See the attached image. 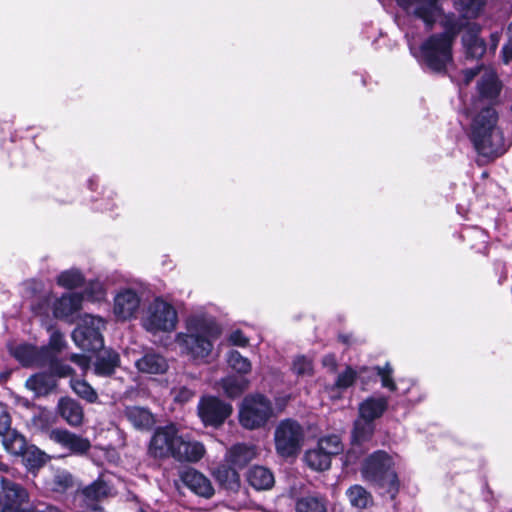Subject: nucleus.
<instances>
[{"label": "nucleus", "mask_w": 512, "mask_h": 512, "mask_svg": "<svg viewBox=\"0 0 512 512\" xmlns=\"http://www.w3.org/2000/svg\"><path fill=\"white\" fill-rule=\"evenodd\" d=\"M83 495L90 500H100L106 496L105 484L101 481H95L83 489Z\"/></svg>", "instance_id": "49"}, {"label": "nucleus", "mask_w": 512, "mask_h": 512, "mask_svg": "<svg viewBox=\"0 0 512 512\" xmlns=\"http://www.w3.org/2000/svg\"><path fill=\"white\" fill-rule=\"evenodd\" d=\"M10 166L25 167L28 165L29 158L27 153L20 147H14L9 151Z\"/></svg>", "instance_id": "50"}, {"label": "nucleus", "mask_w": 512, "mask_h": 512, "mask_svg": "<svg viewBox=\"0 0 512 512\" xmlns=\"http://www.w3.org/2000/svg\"><path fill=\"white\" fill-rule=\"evenodd\" d=\"M99 186V181L97 178H90L88 180V187L91 191H96Z\"/></svg>", "instance_id": "64"}, {"label": "nucleus", "mask_w": 512, "mask_h": 512, "mask_svg": "<svg viewBox=\"0 0 512 512\" xmlns=\"http://www.w3.org/2000/svg\"><path fill=\"white\" fill-rule=\"evenodd\" d=\"M254 457V448L244 443L235 444L229 452L230 465L236 469L245 468Z\"/></svg>", "instance_id": "32"}, {"label": "nucleus", "mask_w": 512, "mask_h": 512, "mask_svg": "<svg viewBox=\"0 0 512 512\" xmlns=\"http://www.w3.org/2000/svg\"><path fill=\"white\" fill-rule=\"evenodd\" d=\"M229 343L233 346L246 347L249 344V339L245 336L242 330H234L229 335Z\"/></svg>", "instance_id": "53"}, {"label": "nucleus", "mask_w": 512, "mask_h": 512, "mask_svg": "<svg viewBox=\"0 0 512 512\" xmlns=\"http://www.w3.org/2000/svg\"><path fill=\"white\" fill-rule=\"evenodd\" d=\"M58 354L54 349L48 345L41 347L36 346V366L48 367L54 360L58 358Z\"/></svg>", "instance_id": "47"}, {"label": "nucleus", "mask_w": 512, "mask_h": 512, "mask_svg": "<svg viewBox=\"0 0 512 512\" xmlns=\"http://www.w3.org/2000/svg\"><path fill=\"white\" fill-rule=\"evenodd\" d=\"M501 39V33L498 31L492 32L489 36V50L492 53H495V51L498 48L499 42Z\"/></svg>", "instance_id": "60"}, {"label": "nucleus", "mask_w": 512, "mask_h": 512, "mask_svg": "<svg viewBox=\"0 0 512 512\" xmlns=\"http://www.w3.org/2000/svg\"><path fill=\"white\" fill-rule=\"evenodd\" d=\"M139 372L145 374H164L168 368V362L161 354L149 351L135 362Z\"/></svg>", "instance_id": "24"}, {"label": "nucleus", "mask_w": 512, "mask_h": 512, "mask_svg": "<svg viewBox=\"0 0 512 512\" xmlns=\"http://www.w3.org/2000/svg\"><path fill=\"white\" fill-rule=\"evenodd\" d=\"M83 294L63 293L52 305V313L56 319L68 320L82 309Z\"/></svg>", "instance_id": "18"}, {"label": "nucleus", "mask_w": 512, "mask_h": 512, "mask_svg": "<svg viewBox=\"0 0 512 512\" xmlns=\"http://www.w3.org/2000/svg\"><path fill=\"white\" fill-rule=\"evenodd\" d=\"M180 436L176 425L173 423L157 427L148 447L150 456L155 459L173 457Z\"/></svg>", "instance_id": "11"}, {"label": "nucleus", "mask_w": 512, "mask_h": 512, "mask_svg": "<svg viewBox=\"0 0 512 512\" xmlns=\"http://www.w3.org/2000/svg\"><path fill=\"white\" fill-rule=\"evenodd\" d=\"M194 396V393L192 390L188 389L187 387H181L177 391L174 400L179 403H186L192 399Z\"/></svg>", "instance_id": "58"}, {"label": "nucleus", "mask_w": 512, "mask_h": 512, "mask_svg": "<svg viewBox=\"0 0 512 512\" xmlns=\"http://www.w3.org/2000/svg\"><path fill=\"white\" fill-rule=\"evenodd\" d=\"M140 301V297L135 290L131 288L124 289L114 298L113 312L118 319H131L135 317Z\"/></svg>", "instance_id": "17"}, {"label": "nucleus", "mask_w": 512, "mask_h": 512, "mask_svg": "<svg viewBox=\"0 0 512 512\" xmlns=\"http://www.w3.org/2000/svg\"><path fill=\"white\" fill-rule=\"evenodd\" d=\"M389 408V397L386 395L369 396L358 406V416L364 420L375 423Z\"/></svg>", "instance_id": "19"}, {"label": "nucleus", "mask_w": 512, "mask_h": 512, "mask_svg": "<svg viewBox=\"0 0 512 512\" xmlns=\"http://www.w3.org/2000/svg\"><path fill=\"white\" fill-rule=\"evenodd\" d=\"M83 299L86 298L91 302L103 301L106 297V289L99 280H90L84 287Z\"/></svg>", "instance_id": "43"}, {"label": "nucleus", "mask_w": 512, "mask_h": 512, "mask_svg": "<svg viewBox=\"0 0 512 512\" xmlns=\"http://www.w3.org/2000/svg\"><path fill=\"white\" fill-rule=\"evenodd\" d=\"M273 411V404L266 395L247 394L239 406V423L247 430L263 428L273 416Z\"/></svg>", "instance_id": "5"}, {"label": "nucleus", "mask_w": 512, "mask_h": 512, "mask_svg": "<svg viewBox=\"0 0 512 512\" xmlns=\"http://www.w3.org/2000/svg\"><path fill=\"white\" fill-rule=\"evenodd\" d=\"M304 460L308 467L315 471H325L331 466V457L324 452L318 445L306 451Z\"/></svg>", "instance_id": "34"}, {"label": "nucleus", "mask_w": 512, "mask_h": 512, "mask_svg": "<svg viewBox=\"0 0 512 512\" xmlns=\"http://www.w3.org/2000/svg\"><path fill=\"white\" fill-rule=\"evenodd\" d=\"M376 425L375 423L369 422L358 417L353 422V427L351 430V441L356 444H364L366 445L370 442L375 434Z\"/></svg>", "instance_id": "30"}, {"label": "nucleus", "mask_w": 512, "mask_h": 512, "mask_svg": "<svg viewBox=\"0 0 512 512\" xmlns=\"http://www.w3.org/2000/svg\"><path fill=\"white\" fill-rule=\"evenodd\" d=\"M376 377L380 378L381 386L390 392L397 391L398 387L393 379V368L389 363H386L383 367L375 366Z\"/></svg>", "instance_id": "45"}, {"label": "nucleus", "mask_w": 512, "mask_h": 512, "mask_svg": "<svg viewBox=\"0 0 512 512\" xmlns=\"http://www.w3.org/2000/svg\"><path fill=\"white\" fill-rule=\"evenodd\" d=\"M216 481L226 490L237 492L241 486L238 469L231 465L221 464L214 471Z\"/></svg>", "instance_id": "28"}, {"label": "nucleus", "mask_w": 512, "mask_h": 512, "mask_svg": "<svg viewBox=\"0 0 512 512\" xmlns=\"http://www.w3.org/2000/svg\"><path fill=\"white\" fill-rule=\"evenodd\" d=\"M295 512H328V499L317 491L302 494L296 499Z\"/></svg>", "instance_id": "23"}, {"label": "nucleus", "mask_w": 512, "mask_h": 512, "mask_svg": "<svg viewBox=\"0 0 512 512\" xmlns=\"http://www.w3.org/2000/svg\"><path fill=\"white\" fill-rule=\"evenodd\" d=\"M346 495L350 501V504L358 509H366L373 505L372 494L363 486L355 484L350 486Z\"/></svg>", "instance_id": "35"}, {"label": "nucleus", "mask_w": 512, "mask_h": 512, "mask_svg": "<svg viewBox=\"0 0 512 512\" xmlns=\"http://www.w3.org/2000/svg\"><path fill=\"white\" fill-rule=\"evenodd\" d=\"M498 120V112L492 106L483 107L473 117L468 136L478 155L494 158L504 154V136Z\"/></svg>", "instance_id": "2"}, {"label": "nucleus", "mask_w": 512, "mask_h": 512, "mask_svg": "<svg viewBox=\"0 0 512 512\" xmlns=\"http://www.w3.org/2000/svg\"><path fill=\"white\" fill-rule=\"evenodd\" d=\"M47 345L54 349L57 353H61L66 346V341L64 339L63 333L57 329L53 330L49 337V342Z\"/></svg>", "instance_id": "52"}, {"label": "nucleus", "mask_w": 512, "mask_h": 512, "mask_svg": "<svg viewBox=\"0 0 512 512\" xmlns=\"http://www.w3.org/2000/svg\"><path fill=\"white\" fill-rule=\"evenodd\" d=\"M27 512H61L57 507L55 506H46L43 510H28Z\"/></svg>", "instance_id": "63"}, {"label": "nucleus", "mask_w": 512, "mask_h": 512, "mask_svg": "<svg viewBox=\"0 0 512 512\" xmlns=\"http://www.w3.org/2000/svg\"><path fill=\"white\" fill-rule=\"evenodd\" d=\"M198 416L205 427L219 428L233 413V407L217 396L206 395L199 400Z\"/></svg>", "instance_id": "9"}, {"label": "nucleus", "mask_w": 512, "mask_h": 512, "mask_svg": "<svg viewBox=\"0 0 512 512\" xmlns=\"http://www.w3.org/2000/svg\"><path fill=\"white\" fill-rule=\"evenodd\" d=\"M397 5L407 11L412 6L417 5L413 11V15L422 20L426 31H431L437 19L444 15V9L440 4V0H395Z\"/></svg>", "instance_id": "12"}, {"label": "nucleus", "mask_w": 512, "mask_h": 512, "mask_svg": "<svg viewBox=\"0 0 512 512\" xmlns=\"http://www.w3.org/2000/svg\"><path fill=\"white\" fill-rule=\"evenodd\" d=\"M317 445L331 458L342 453L344 448L340 436L336 434L321 437Z\"/></svg>", "instance_id": "41"}, {"label": "nucleus", "mask_w": 512, "mask_h": 512, "mask_svg": "<svg viewBox=\"0 0 512 512\" xmlns=\"http://www.w3.org/2000/svg\"><path fill=\"white\" fill-rule=\"evenodd\" d=\"M4 449L11 455L20 456L29 471L38 470L47 462V455L37 446L29 444L20 432H14L12 438L4 442Z\"/></svg>", "instance_id": "8"}, {"label": "nucleus", "mask_w": 512, "mask_h": 512, "mask_svg": "<svg viewBox=\"0 0 512 512\" xmlns=\"http://www.w3.org/2000/svg\"><path fill=\"white\" fill-rule=\"evenodd\" d=\"M247 481L256 490H268L274 484V476L268 468L254 466L247 472Z\"/></svg>", "instance_id": "29"}, {"label": "nucleus", "mask_w": 512, "mask_h": 512, "mask_svg": "<svg viewBox=\"0 0 512 512\" xmlns=\"http://www.w3.org/2000/svg\"><path fill=\"white\" fill-rule=\"evenodd\" d=\"M468 21H461L455 17L453 13L445 15L440 21V25L443 31L440 33H434L436 37L454 45L457 36L467 27Z\"/></svg>", "instance_id": "26"}, {"label": "nucleus", "mask_w": 512, "mask_h": 512, "mask_svg": "<svg viewBox=\"0 0 512 512\" xmlns=\"http://www.w3.org/2000/svg\"><path fill=\"white\" fill-rule=\"evenodd\" d=\"M358 380V372L352 366L347 365L345 369L338 374L334 384L330 387V391H345L352 387Z\"/></svg>", "instance_id": "38"}, {"label": "nucleus", "mask_w": 512, "mask_h": 512, "mask_svg": "<svg viewBox=\"0 0 512 512\" xmlns=\"http://www.w3.org/2000/svg\"><path fill=\"white\" fill-rule=\"evenodd\" d=\"M183 484L193 493L204 498H210L214 489L210 480L194 468H187L180 474Z\"/></svg>", "instance_id": "20"}, {"label": "nucleus", "mask_w": 512, "mask_h": 512, "mask_svg": "<svg viewBox=\"0 0 512 512\" xmlns=\"http://www.w3.org/2000/svg\"><path fill=\"white\" fill-rule=\"evenodd\" d=\"M55 411L56 415L71 427L77 428L84 423V408L79 401L72 397H60Z\"/></svg>", "instance_id": "16"}, {"label": "nucleus", "mask_w": 512, "mask_h": 512, "mask_svg": "<svg viewBox=\"0 0 512 512\" xmlns=\"http://www.w3.org/2000/svg\"><path fill=\"white\" fill-rule=\"evenodd\" d=\"M322 364L325 367H329L333 372L336 371L338 366L336 356L333 353L325 355L322 359Z\"/></svg>", "instance_id": "59"}, {"label": "nucleus", "mask_w": 512, "mask_h": 512, "mask_svg": "<svg viewBox=\"0 0 512 512\" xmlns=\"http://www.w3.org/2000/svg\"><path fill=\"white\" fill-rule=\"evenodd\" d=\"M57 386L58 381L47 371L35 373L26 380V387L38 397L51 394Z\"/></svg>", "instance_id": "25"}, {"label": "nucleus", "mask_w": 512, "mask_h": 512, "mask_svg": "<svg viewBox=\"0 0 512 512\" xmlns=\"http://www.w3.org/2000/svg\"><path fill=\"white\" fill-rule=\"evenodd\" d=\"M50 303V297L48 295L38 299L37 303L32 304V311L36 315H43L47 312Z\"/></svg>", "instance_id": "54"}, {"label": "nucleus", "mask_w": 512, "mask_h": 512, "mask_svg": "<svg viewBox=\"0 0 512 512\" xmlns=\"http://www.w3.org/2000/svg\"><path fill=\"white\" fill-rule=\"evenodd\" d=\"M224 394L230 399L239 398L249 387V380L239 376H227L221 379Z\"/></svg>", "instance_id": "33"}, {"label": "nucleus", "mask_w": 512, "mask_h": 512, "mask_svg": "<svg viewBox=\"0 0 512 512\" xmlns=\"http://www.w3.org/2000/svg\"><path fill=\"white\" fill-rule=\"evenodd\" d=\"M500 58L503 64L509 65L512 61V39L508 38L507 42L503 45Z\"/></svg>", "instance_id": "55"}, {"label": "nucleus", "mask_w": 512, "mask_h": 512, "mask_svg": "<svg viewBox=\"0 0 512 512\" xmlns=\"http://www.w3.org/2000/svg\"><path fill=\"white\" fill-rule=\"evenodd\" d=\"M49 374L54 377L58 381V379L71 377L75 375V370L68 364H66L62 359L59 357L54 360L49 366L48 371Z\"/></svg>", "instance_id": "46"}, {"label": "nucleus", "mask_w": 512, "mask_h": 512, "mask_svg": "<svg viewBox=\"0 0 512 512\" xmlns=\"http://www.w3.org/2000/svg\"><path fill=\"white\" fill-rule=\"evenodd\" d=\"M368 448L364 444H356L350 440V448L343 456V465L345 467L356 465L366 454Z\"/></svg>", "instance_id": "44"}, {"label": "nucleus", "mask_w": 512, "mask_h": 512, "mask_svg": "<svg viewBox=\"0 0 512 512\" xmlns=\"http://www.w3.org/2000/svg\"><path fill=\"white\" fill-rule=\"evenodd\" d=\"M14 432H19L17 429L12 428V416L10 408L7 404L0 402V437L1 443L4 446V442L12 438Z\"/></svg>", "instance_id": "37"}, {"label": "nucleus", "mask_w": 512, "mask_h": 512, "mask_svg": "<svg viewBox=\"0 0 512 512\" xmlns=\"http://www.w3.org/2000/svg\"><path fill=\"white\" fill-rule=\"evenodd\" d=\"M303 442L304 430L298 421L288 418L279 422L274 432V444L278 456L284 459L297 457Z\"/></svg>", "instance_id": "6"}, {"label": "nucleus", "mask_w": 512, "mask_h": 512, "mask_svg": "<svg viewBox=\"0 0 512 512\" xmlns=\"http://www.w3.org/2000/svg\"><path fill=\"white\" fill-rule=\"evenodd\" d=\"M178 314L174 306L162 298H156L149 306L145 327L150 332H170L176 328Z\"/></svg>", "instance_id": "10"}, {"label": "nucleus", "mask_w": 512, "mask_h": 512, "mask_svg": "<svg viewBox=\"0 0 512 512\" xmlns=\"http://www.w3.org/2000/svg\"><path fill=\"white\" fill-rule=\"evenodd\" d=\"M120 355L113 349H102L98 351L94 362V372L98 376L109 377L115 373L120 366Z\"/></svg>", "instance_id": "22"}, {"label": "nucleus", "mask_w": 512, "mask_h": 512, "mask_svg": "<svg viewBox=\"0 0 512 512\" xmlns=\"http://www.w3.org/2000/svg\"><path fill=\"white\" fill-rule=\"evenodd\" d=\"M227 362L231 369L241 375L248 374L251 371V362L237 350H230L228 352Z\"/></svg>", "instance_id": "42"}, {"label": "nucleus", "mask_w": 512, "mask_h": 512, "mask_svg": "<svg viewBox=\"0 0 512 512\" xmlns=\"http://www.w3.org/2000/svg\"><path fill=\"white\" fill-rule=\"evenodd\" d=\"M125 416L139 430H150L156 422L154 415L149 409L139 406L126 407Z\"/></svg>", "instance_id": "27"}, {"label": "nucleus", "mask_w": 512, "mask_h": 512, "mask_svg": "<svg viewBox=\"0 0 512 512\" xmlns=\"http://www.w3.org/2000/svg\"><path fill=\"white\" fill-rule=\"evenodd\" d=\"M56 284L67 290L81 288L86 284V278L78 268L61 271L56 277Z\"/></svg>", "instance_id": "31"}, {"label": "nucleus", "mask_w": 512, "mask_h": 512, "mask_svg": "<svg viewBox=\"0 0 512 512\" xmlns=\"http://www.w3.org/2000/svg\"><path fill=\"white\" fill-rule=\"evenodd\" d=\"M482 65L475 68H468L463 70L464 81L466 84L470 83L480 72Z\"/></svg>", "instance_id": "61"}, {"label": "nucleus", "mask_w": 512, "mask_h": 512, "mask_svg": "<svg viewBox=\"0 0 512 512\" xmlns=\"http://www.w3.org/2000/svg\"><path fill=\"white\" fill-rule=\"evenodd\" d=\"M2 488V509L1 512H27L29 509L24 505L29 502L27 490L6 477L0 478Z\"/></svg>", "instance_id": "13"}, {"label": "nucleus", "mask_w": 512, "mask_h": 512, "mask_svg": "<svg viewBox=\"0 0 512 512\" xmlns=\"http://www.w3.org/2000/svg\"><path fill=\"white\" fill-rule=\"evenodd\" d=\"M419 64L432 74L445 77L453 65V45L429 35L419 46Z\"/></svg>", "instance_id": "4"}, {"label": "nucleus", "mask_w": 512, "mask_h": 512, "mask_svg": "<svg viewBox=\"0 0 512 512\" xmlns=\"http://www.w3.org/2000/svg\"><path fill=\"white\" fill-rule=\"evenodd\" d=\"M49 438L66 449L69 454L84 456L88 454L92 445L87 437L71 432L65 428H54L49 433Z\"/></svg>", "instance_id": "14"}, {"label": "nucleus", "mask_w": 512, "mask_h": 512, "mask_svg": "<svg viewBox=\"0 0 512 512\" xmlns=\"http://www.w3.org/2000/svg\"><path fill=\"white\" fill-rule=\"evenodd\" d=\"M104 328L105 322L101 317L87 315L73 330L72 339L83 351L96 353L104 348Z\"/></svg>", "instance_id": "7"}, {"label": "nucleus", "mask_w": 512, "mask_h": 512, "mask_svg": "<svg viewBox=\"0 0 512 512\" xmlns=\"http://www.w3.org/2000/svg\"><path fill=\"white\" fill-rule=\"evenodd\" d=\"M70 386L73 392L86 402L90 404L97 402L98 394L87 381L71 378Z\"/></svg>", "instance_id": "39"}, {"label": "nucleus", "mask_w": 512, "mask_h": 512, "mask_svg": "<svg viewBox=\"0 0 512 512\" xmlns=\"http://www.w3.org/2000/svg\"><path fill=\"white\" fill-rule=\"evenodd\" d=\"M10 354L23 367L36 366V346L29 343H21L10 349Z\"/></svg>", "instance_id": "36"}, {"label": "nucleus", "mask_w": 512, "mask_h": 512, "mask_svg": "<svg viewBox=\"0 0 512 512\" xmlns=\"http://www.w3.org/2000/svg\"><path fill=\"white\" fill-rule=\"evenodd\" d=\"M394 466L393 457L379 449L368 455L361 467L362 477L372 485L384 489L391 500L400 491V480Z\"/></svg>", "instance_id": "3"}, {"label": "nucleus", "mask_w": 512, "mask_h": 512, "mask_svg": "<svg viewBox=\"0 0 512 512\" xmlns=\"http://www.w3.org/2000/svg\"><path fill=\"white\" fill-rule=\"evenodd\" d=\"M205 454L204 445L196 440L185 439L180 436L177 448L172 458L179 462H198Z\"/></svg>", "instance_id": "21"}, {"label": "nucleus", "mask_w": 512, "mask_h": 512, "mask_svg": "<svg viewBox=\"0 0 512 512\" xmlns=\"http://www.w3.org/2000/svg\"><path fill=\"white\" fill-rule=\"evenodd\" d=\"M460 3L466 12H478L484 5L483 0H460Z\"/></svg>", "instance_id": "56"}, {"label": "nucleus", "mask_w": 512, "mask_h": 512, "mask_svg": "<svg viewBox=\"0 0 512 512\" xmlns=\"http://www.w3.org/2000/svg\"><path fill=\"white\" fill-rule=\"evenodd\" d=\"M358 379L360 380L363 386L369 385L371 382H376V369L374 367L361 366L357 370ZM364 390L365 388L362 387Z\"/></svg>", "instance_id": "51"}, {"label": "nucleus", "mask_w": 512, "mask_h": 512, "mask_svg": "<svg viewBox=\"0 0 512 512\" xmlns=\"http://www.w3.org/2000/svg\"><path fill=\"white\" fill-rule=\"evenodd\" d=\"M337 340L346 345L347 347L351 346L353 341H352V335L351 334H347V333H340L338 334L337 336Z\"/></svg>", "instance_id": "62"}, {"label": "nucleus", "mask_w": 512, "mask_h": 512, "mask_svg": "<svg viewBox=\"0 0 512 512\" xmlns=\"http://www.w3.org/2000/svg\"><path fill=\"white\" fill-rule=\"evenodd\" d=\"M69 360L82 369H87L90 365V357L84 354L72 353Z\"/></svg>", "instance_id": "57"}, {"label": "nucleus", "mask_w": 512, "mask_h": 512, "mask_svg": "<svg viewBox=\"0 0 512 512\" xmlns=\"http://www.w3.org/2000/svg\"><path fill=\"white\" fill-rule=\"evenodd\" d=\"M185 329L176 334V343L182 353L194 361L207 362L215 342L222 335L221 325L212 317L192 315L186 319Z\"/></svg>", "instance_id": "1"}, {"label": "nucleus", "mask_w": 512, "mask_h": 512, "mask_svg": "<svg viewBox=\"0 0 512 512\" xmlns=\"http://www.w3.org/2000/svg\"><path fill=\"white\" fill-rule=\"evenodd\" d=\"M482 27L476 22L468 23L461 35V43L467 60H481L487 51V42L481 37Z\"/></svg>", "instance_id": "15"}, {"label": "nucleus", "mask_w": 512, "mask_h": 512, "mask_svg": "<svg viewBox=\"0 0 512 512\" xmlns=\"http://www.w3.org/2000/svg\"><path fill=\"white\" fill-rule=\"evenodd\" d=\"M479 94L483 98H497L501 92V84L496 76L484 78L478 84Z\"/></svg>", "instance_id": "40"}, {"label": "nucleus", "mask_w": 512, "mask_h": 512, "mask_svg": "<svg viewBox=\"0 0 512 512\" xmlns=\"http://www.w3.org/2000/svg\"><path fill=\"white\" fill-rule=\"evenodd\" d=\"M291 370L297 376H311L313 374L312 360L308 359L305 355H298L292 362Z\"/></svg>", "instance_id": "48"}]
</instances>
